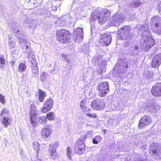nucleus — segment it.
Segmentation results:
<instances>
[{
    "label": "nucleus",
    "mask_w": 161,
    "mask_h": 161,
    "mask_svg": "<svg viewBox=\"0 0 161 161\" xmlns=\"http://www.w3.org/2000/svg\"><path fill=\"white\" fill-rule=\"evenodd\" d=\"M15 62L14 61H11L9 62V64L11 67L13 66Z\"/></svg>",
    "instance_id": "obj_39"
},
{
    "label": "nucleus",
    "mask_w": 161,
    "mask_h": 161,
    "mask_svg": "<svg viewBox=\"0 0 161 161\" xmlns=\"http://www.w3.org/2000/svg\"><path fill=\"white\" fill-rule=\"evenodd\" d=\"M38 123L43 125L46 124L47 122L46 118L44 116H41L37 120Z\"/></svg>",
    "instance_id": "obj_19"
},
{
    "label": "nucleus",
    "mask_w": 161,
    "mask_h": 161,
    "mask_svg": "<svg viewBox=\"0 0 161 161\" xmlns=\"http://www.w3.org/2000/svg\"><path fill=\"white\" fill-rule=\"evenodd\" d=\"M72 149L70 147H68L67 149V157L69 159H71V155L72 154Z\"/></svg>",
    "instance_id": "obj_29"
},
{
    "label": "nucleus",
    "mask_w": 161,
    "mask_h": 161,
    "mask_svg": "<svg viewBox=\"0 0 161 161\" xmlns=\"http://www.w3.org/2000/svg\"><path fill=\"white\" fill-rule=\"evenodd\" d=\"M86 115L90 118H95L96 117V114L94 113L92 114L88 113Z\"/></svg>",
    "instance_id": "obj_35"
},
{
    "label": "nucleus",
    "mask_w": 161,
    "mask_h": 161,
    "mask_svg": "<svg viewBox=\"0 0 161 161\" xmlns=\"http://www.w3.org/2000/svg\"><path fill=\"white\" fill-rule=\"evenodd\" d=\"M71 33L65 29H61L56 31L55 36L56 40L60 43L65 44L68 43L71 37Z\"/></svg>",
    "instance_id": "obj_2"
},
{
    "label": "nucleus",
    "mask_w": 161,
    "mask_h": 161,
    "mask_svg": "<svg viewBox=\"0 0 161 161\" xmlns=\"http://www.w3.org/2000/svg\"><path fill=\"white\" fill-rule=\"evenodd\" d=\"M35 161H42V160L41 159L39 158L37 156L35 159Z\"/></svg>",
    "instance_id": "obj_40"
},
{
    "label": "nucleus",
    "mask_w": 161,
    "mask_h": 161,
    "mask_svg": "<svg viewBox=\"0 0 161 161\" xmlns=\"http://www.w3.org/2000/svg\"><path fill=\"white\" fill-rule=\"evenodd\" d=\"M135 48L136 49H138V47L137 46H135Z\"/></svg>",
    "instance_id": "obj_45"
},
{
    "label": "nucleus",
    "mask_w": 161,
    "mask_h": 161,
    "mask_svg": "<svg viewBox=\"0 0 161 161\" xmlns=\"http://www.w3.org/2000/svg\"><path fill=\"white\" fill-rule=\"evenodd\" d=\"M137 161H144V160L142 158H140L139 160H138Z\"/></svg>",
    "instance_id": "obj_43"
},
{
    "label": "nucleus",
    "mask_w": 161,
    "mask_h": 161,
    "mask_svg": "<svg viewBox=\"0 0 161 161\" xmlns=\"http://www.w3.org/2000/svg\"><path fill=\"white\" fill-rule=\"evenodd\" d=\"M99 42L103 45L108 46L111 42V35L107 33L100 34Z\"/></svg>",
    "instance_id": "obj_7"
},
{
    "label": "nucleus",
    "mask_w": 161,
    "mask_h": 161,
    "mask_svg": "<svg viewBox=\"0 0 161 161\" xmlns=\"http://www.w3.org/2000/svg\"><path fill=\"white\" fill-rule=\"evenodd\" d=\"M93 131L92 130L88 131L86 134L85 135L88 137H89L91 136V134L92 133Z\"/></svg>",
    "instance_id": "obj_36"
},
{
    "label": "nucleus",
    "mask_w": 161,
    "mask_h": 161,
    "mask_svg": "<svg viewBox=\"0 0 161 161\" xmlns=\"http://www.w3.org/2000/svg\"><path fill=\"white\" fill-rule=\"evenodd\" d=\"M19 30H18V32H19Z\"/></svg>",
    "instance_id": "obj_49"
},
{
    "label": "nucleus",
    "mask_w": 161,
    "mask_h": 161,
    "mask_svg": "<svg viewBox=\"0 0 161 161\" xmlns=\"http://www.w3.org/2000/svg\"><path fill=\"white\" fill-rule=\"evenodd\" d=\"M26 68V66L24 63H20L19 65V70H25Z\"/></svg>",
    "instance_id": "obj_30"
},
{
    "label": "nucleus",
    "mask_w": 161,
    "mask_h": 161,
    "mask_svg": "<svg viewBox=\"0 0 161 161\" xmlns=\"http://www.w3.org/2000/svg\"><path fill=\"white\" fill-rule=\"evenodd\" d=\"M59 145L58 142H56L54 144L51 143L50 145L49 148V153L52 158L55 159L58 157V154L56 151V149Z\"/></svg>",
    "instance_id": "obj_11"
},
{
    "label": "nucleus",
    "mask_w": 161,
    "mask_h": 161,
    "mask_svg": "<svg viewBox=\"0 0 161 161\" xmlns=\"http://www.w3.org/2000/svg\"><path fill=\"white\" fill-rule=\"evenodd\" d=\"M39 144L37 142L33 143V147L36 151H38L39 149Z\"/></svg>",
    "instance_id": "obj_31"
},
{
    "label": "nucleus",
    "mask_w": 161,
    "mask_h": 161,
    "mask_svg": "<svg viewBox=\"0 0 161 161\" xmlns=\"http://www.w3.org/2000/svg\"><path fill=\"white\" fill-rule=\"evenodd\" d=\"M75 148L74 151L75 153L80 155L83 153L86 149V146L83 142L77 141L75 144Z\"/></svg>",
    "instance_id": "obj_8"
},
{
    "label": "nucleus",
    "mask_w": 161,
    "mask_h": 161,
    "mask_svg": "<svg viewBox=\"0 0 161 161\" xmlns=\"http://www.w3.org/2000/svg\"><path fill=\"white\" fill-rule=\"evenodd\" d=\"M158 143L153 142L150 145L149 152L153 157L157 160L161 158V150Z\"/></svg>",
    "instance_id": "obj_3"
},
{
    "label": "nucleus",
    "mask_w": 161,
    "mask_h": 161,
    "mask_svg": "<svg viewBox=\"0 0 161 161\" xmlns=\"http://www.w3.org/2000/svg\"><path fill=\"white\" fill-rule=\"evenodd\" d=\"M102 138L101 137L99 136H95L92 140V142L94 144H97L100 142Z\"/></svg>",
    "instance_id": "obj_21"
},
{
    "label": "nucleus",
    "mask_w": 161,
    "mask_h": 161,
    "mask_svg": "<svg viewBox=\"0 0 161 161\" xmlns=\"http://www.w3.org/2000/svg\"><path fill=\"white\" fill-rule=\"evenodd\" d=\"M156 109L159 110L160 109V107L158 106H156Z\"/></svg>",
    "instance_id": "obj_44"
},
{
    "label": "nucleus",
    "mask_w": 161,
    "mask_h": 161,
    "mask_svg": "<svg viewBox=\"0 0 161 161\" xmlns=\"http://www.w3.org/2000/svg\"><path fill=\"white\" fill-rule=\"evenodd\" d=\"M87 137H88L85 134V135L79 138L77 141L80 142H83V143H84V142L86 139Z\"/></svg>",
    "instance_id": "obj_33"
},
{
    "label": "nucleus",
    "mask_w": 161,
    "mask_h": 161,
    "mask_svg": "<svg viewBox=\"0 0 161 161\" xmlns=\"http://www.w3.org/2000/svg\"><path fill=\"white\" fill-rule=\"evenodd\" d=\"M0 119L2 125H3L5 127H7L10 123V119L8 117H1Z\"/></svg>",
    "instance_id": "obj_17"
},
{
    "label": "nucleus",
    "mask_w": 161,
    "mask_h": 161,
    "mask_svg": "<svg viewBox=\"0 0 161 161\" xmlns=\"http://www.w3.org/2000/svg\"><path fill=\"white\" fill-rule=\"evenodd\" d=\"M161 63L152 60L151 63L152 67L155 69L158 68Z\"/></svg>",
    "instance_id": "obj_26"
},
{
    "label": "nucleus",
    "mask_w": 161,
    "mask_h": 161,
    "mask_svg": "<svg viewBox=\"0 0 161 161\" xmlns=\"http://www.w3.org/2000/svg\"><path fill=\"white\" fill-rule=\"evenodd\" d=\"M6 61L3 56H0V68H3L5 65Z\"/></svg>",
    "instance_id": "obj_23"
},
{
    "label": "nucleus",
    "mask_w": 161,
    "mask_h": 161,
    "mask_svg": "<svg viewBox=\"0 0 161 161\" xmlns=\"http://www.w3.org/2000/svg\"><path fill=\"white\" fill-rule=\"evenodd\" d=\"M30 121L31 124L34 126L36 124L35 120L36 119V114L35 109H30Z\"/></svg>",
    "instance_id": "obj_15"
},
{
    "label": "nucleus",
    "mask_w": 161,
    "mask_h": 161,
    "mask_svg": "<svg viewBox=\"0 0 161 161\" xmlns=\"http://www.w3.org/2000/svg\"><path fill=\"white\" fill-rule=\"evenodd\" d=\"M155 41L151 36H147L141 47L145 51H147L155 45Z\"/></svg>",
    "instance_id": "obj_5"
},
{
    "label": "nucleus",
    "mask_w": 161,
    "mask_h": 161,
    "mask_svg": "<svg viewBox=\"0 0 161 161\" xmlns=\"http://www.w3.org/2000/svg\"><path fill=\"white\" fill-rule=\"evenodd\" d=\"M151 92L152 95L155 96H161V83H158L153 86Z\"/></svg>",
    "instance_id": "obj_12"
},
{
    "label": "nucleus",
    "mask_w": 161,
    "mask_h": 161,
    "mask_svg": "<svg viewBox=\"0 0 161 161\" xmlns=\"http://www.w3.org/2000/svg\"><path fill=\"white\" fill-rule=\"evenodd\" d=\"M80 107L84 111H86L88 109H87V105L86 101L83 100L81 101L80 104Z\"/></svg>",
    "instance_id": "obj_20"
},
{
    "label": "nucleus",
    "mask_w": 161,
    "mask_h": 161,
    "mask_svg": "<svg viewBox=\"0 0 161 161\" xmlns=\"http://www.w3.org/2000/svg\"><path fill=\"white\" fill-rule=\"evenodd\" d=\"M41 79L42 81H45V76L44 75V73H43L42 75L41 76Z\"/></svg>",
    "instance_id": "obj_38"
},
{
    "label": "nucleus",
    "mask_w": 161,
    "mask_h": 161,
    "mask_svg": "<svg viewBox=\"0 0 161 161\" xmlns=\"http://www.w3.org/2000/svg\"><path fill=\"white\" fill-rule=\"evenodd\" d=\"M91 92H92V89H91L90 88L89 90L88 91V92L89 94H90L91 93Z\"/></svg>",
    "instance_id": "obj_41"
},
{
    "label": "nucleus",
    "mask_w": 161,
    "mask_h": 161,
    "mask_svg": "<svg viewBox=\"0 0 161 161\" xmlns=\"http://www.w3.org/2000/svg\"><path fill=\"white\" fill-rule=\"evenodd\" d=\"M53 101L52 99L49 98L46 100L43 106L41 108V111L43 113L49 111L53 107Z\"/></svg>",
    "instance_id": "obj_10"
},
{
    "label": "nucleus",
    "mask_w": 161,
    "mask_h": 161,
    "mask_svg": "<svg viewBox=\"0 0 161 161\" xmlns=\"http://www.w3.org/2000/svg\"><path fill=\"white\" fill-rule=\"evenodd\" d=\"M111 108L113 110H119L121 109L120 105H119V103H118L117 104H116V105L114 104L111 105Z\"/></svg>",
    "instance_id": "obj_27"
},
{
    "label": "nucleus",
    "mask_w": 161,
    "mask_h": 161,
    "mask_svg": "<svg viewBox=\"0 0 161 161\" xmlns=\"http://www.w3.org/2000/svg\"><path fill=\"white\" fill-rule=\"evenodd\" d=\"M120 30L124 31L123 33L128 32L129 33V34L130 33V28L128 25L124 26L123 27H121Z\"/></svg>",
    "instance_id": "obj_24"
},
{
    "label": "nucleus",
    "mask_w": 161,
    "mask_h": 161,
    "mask_svg": "<svg viewBox=\"0 0 161 161\" xmlns=\"http://www.w3.org/2000/svg\"><path fill=\"white\" fill-rule=\"evenodd\" d=\"M151 122V119L149 116H144L141 118L139 121L138 128L139 129H143L150 124Z\"/></svg>",
    "instance_id": "obj_6"
},
{
    "label": "nucleus",
    "mask_w": 161,
    "mask_h": 161,
    "mask_svg": "<svg viewBox=\"0 0 161 161\" xmlns=\"http://www.w3.org/2000/svg\"><path fill=\"white\" fill-rule=\"evenodd\" d=\"M105 105L103 99H94L91 103V107L93 108L98 110L103 109Z\"/></svg>",
    "instance_id": "obj_9"
},
{
    "label": "nucleus",
    "mask_w": 161,
    "mask_h": 161,
    "mask_svg": "<svg viewBox=\"0 0 161 161\" xmlns=\"http://www.w3.org/2000/svg\"><path fill=\"white\" fill-rule=\"evenodd\" d=\"M159 18L160 17L157 15L153 16L152 18L151 19V21L153 23L158 22V21L159 19Z\"/></svg>",
    "instance_id": "obj_32"
},
{
    "label": "nucleus",
    "mask_w": 161,
    "mask_h": 161,
    "mask_svg": "<svg viewBox=\"0 0 161 161\" xmlns=\"http://www.w3.org/2000/svg\"><path fill=\"white\" fill-rule=\"evenodd\" d=\"M110 13L108 10L102 9L100 10H96L91 14L90 21L94 22L98 19V22L101 24L106 22L107 19L110 16Z\"/></svg>",
    "instance_id": "obj_1"
},
{
    "label": "nucleus",
    "mask_w": 161,
    "mask_h": 161,
    "mask_svg": "<svg viewBox=\"0 0 161 161\" xmlns=\"http://www.w3.org/2000/svg\"><path fill=\"white\" fill-rule=\"evenodd\" d=\"M9 113V111L6 108H5L3 109L0 114L1 117H7Z\"/></svg>",
    "instance_id": "obj_22"
},
{
    "label": "nucleus",
    "mask_w": 161,
    "mask_h": 161,
    "mask_svg": "<svg viewBox=\"0 0 161 161\" xmlns=\"http://www.w3.org/2000/svg\"><path fill=\"white\" fill-rule=\"evenodd\" d=\"M38 93L39 95V101L41 102H43L47 96L45 92H43L40 89H38Z\"/></svg>",
    "instance_id": "obj_18"
},
{
    "label": "nucleus",
    "mask_w": 161,
    "mask_h": 161,
    "mask_svg": "<svg viewBox=\"0 0 161 161\" xmlns=\"http://www.w3.org/2000/svg\"><path fill=\"white\" fill-rule=\"evenodd\" d=\"M46 119H47L50 120H52L53 119L54 117V113L50 112L47 114L46 115Z\"/></svg>",
    "instance_id": "obj_25"
},
{
    "label": "nucleus",
    "mask_w": 161,
    "mask_h": 161,
    "mask_svg": "<svg viewBox=\"0 0 161 161\" xmlns=\"http://www.w3.org/2000/svg\"><path fill=\"white\" fill-rule=\"evenodd\" d=\"M152 60L161 63V53L156 54L155 56Z\"/></svg>",
    "instance_id": "obj_28"
},
{
    "label": "nucleus",
    "mask_w": 161,
    "mask_h": 161,
    "mask_svg": "<svg viewBox=\"0 0 161 161\" xmlns=\"http://www.w3.org/2000/svg\"><path fill=\"white\" fill-rule=\"evenodd\" d=\"M54 1H61L62 0H54Z\"/></svg>",
    "instance_id": "obj_46"
},
{
    "label": "nucleus",
    "mask_w": 161,
    "mask_h": 161,
    "mask_svg": "<svg viewBox=\"0 0 161 161\" xmlns=\"http://www.w3.org/2000/svg\"><path fill=\"white\" fill-rule=\"evenodd\" d=\"M98 95L101 97H105L109 92V86L107 81L100 83L97 86Z\"/></svg>",
    "instance_id": "obj_4"
},
{
    "label": "nucleus",
    "mask_w": 161,
    "mask_h": 161,
    "mask_svg": "<svg viewBox=\"0 0 161 161\" xmlns=\"http://www.w3.org/2000/svg\"><path fill=\"white\" fill-rule=\"evenodd\" d=\"M155 27L156 28V29L154 28L152 26H151V28L153 32H156L158 34H161V22L160 23H155L154 24Z\"/></svg>",
    "instance_id": "obj_16"
},
{
    "label": "nucleus",
    "mask_w": 161,
    "mask_h": 161,
    "mask_svg": "<svg viewBox=\"0 0 161 161\" xmlns=\"http://www.w3.org/2000/svg\"><path fill=\"white\" fill-rule=\"evenodd\" d=\"M149 32L150 33H151V32L150 31H149Z\"/></svg>",
    "instance_id": "obj_48"
},
{
    "label": "nucleus",
    "mask_w": 161,
    "mask_h": 161,
    "mask_svg": "<svg viewBox=\"0 0 161 161\" xmlns=\"http://www.w3.org/2000/svg\"><path fill=\"white\" fill-rule=\"evenodd\" d=\"M0 102L3 104H4L5 102L4 97L2 94H0Z\"/></svg>",
    "instance_id": "obj_34"
},
{
    "label": "nucleus",
    "mask_w": 161,
    "mask_h": 161,
    "mask_svg": "<svg viewBox=\"0 0 161 161\" xmlns=\"http://www.w3.org/2000/svg\"><path fill=\"white\" fill-rule=\"evenodd\" d=\"M150 71H145L144 72L145 74H147V77L148 79L150 78L152 76V75H148V74H150Z\"/></svg>",
    "instance_id": "obj_37"
},
{
    "label": "nucleus",
    "mask_w": 161,
    "mask_h": 161,
    "mask_svg": "<svg viewBox=\"0 0 161 161\" xmlns=\"http://www.w3.org/2000/svg\"><path fill=\"white\" fill-rule=\"evenodd\" d=\"M125 67L126 68H128V65H126L125 66Z\"/></svg>",
    "instance_id": "obj_47"
},
{
    "label": "nucleus",
    "mask_w": 161,
    "mask_h": 161,
    "mask_svg": "<svg viewBox=\"0 0 161 161\" xmlns=\"http://www.w3.org/2000/svg\"><path fill=\"white\" fill-rule=\"evenodd\" d=\"M52 126L49 125H47L45 127L42 129L41 132V135L43 136L47 137L50 136L52 132L51 127Z\"/></svg>",
    "instance_id": "obj_13"
},
{
    "label": "nucleus",
    "mask_w": 161,
    "mask_h": 161,
    "mask_svg": "<svg viewBox=\"0 0 161 161\" xmlns=\"http://www.w3.org/2000/svg\"><path fill=\"white\" fill-rule=\"evenodd\" d=\"M32 69L34 70H37L38 69H37V67L36 65V66L35 67V69Z\"/></svg>",
    "instance_id": "obj_42"
},
{
    "label": "nucleus",
    "mask_w": 161,
    "mask_h": 161,
    "mask_svg": "<svg viewBox=\"0 0 161 161\" xmlns=\"http://www.w3.org/2000/svg\"><path fill=\"white\" fill-rule=\"evenodd\" d=\"M83 29L82 28H77L74 29L73 35L76 39H82L83 37Z\"/></svg>",
    "instance_id": "obj_14"
}]
</instances>
